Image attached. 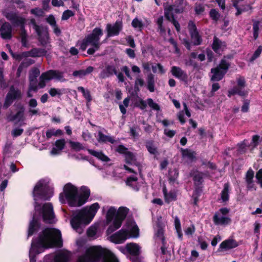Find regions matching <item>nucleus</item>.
<instances>
[{
	"label": "nucleus",
	"mask_w": 262,
	"mask_h": 262,
	"mask_svg": "<svg viewBox=\"0 0 262 262\" xmlns=\"http://www.w3.org/2000/svg\"><path fill=\"white\" fill-rule=\"evenodd\" d=\"M54 187L48 179L39 181L34 187L33 195L34 200V208L36 213H38L43 221L52 224L55 222L53 207L50 203H46L41 206L38 205L40 201L50 199L53 195Z\"/></svg>",
	"instance_id": "nucleus-1"
},
{
	"label": "nucleus",
	"mask_w": 262,
	"mask_h": 262,
	"mask_svg": "<svg viewBox=\"0 0 262 262\" xmlns=\"http://www.w3.org/2000/svg\"><path fill=\"white\" fill-rule=\"evenodd\" d=\"M62 240L61 232L55 228H46L33 239L29 251L30 262H36L35 256L46 249L61 247Z\"/></svg>",
	"instance_id": "nucleus-2"
},
{
	"label": "nucleus",
	"mask_w": 262,
	"mask_h": 262,
	"mask_svg": "<svg viewBox=\"0 0 262 262\" xmlns=\"http://www.w3.org/2000/svg\"><path fill=\"white\" fill-rule=\"evenodd\" d=\"M90 195V190L87 187L79 188L71 183H68L63 186L62 191L59 194V201L61 204L78 207L87 202Z\"/></svg>",
	"instance_id": "nucleus-3"
},
{
	"label": "nucleus",
	"mask_w": 262,
	"mask_h": 262,
	"mask_svg": "<svg viewBox=\"0 0 262 262\" xmlns=\"http://www.w3.org/2000/svg\"><path fill=\"white\" fill-rule=\"evenodd\" d=\"M100 208L99 204L96 202L73 212L71 224L74 230L79 233H82L83 228L92 221Z\"/></svg>",
	"instance_id": "nucleus-4"
},
{
	"label": "nucleus",
	"mask_w": 262,
	"mask_h": 262,
	"mask_svg": "<svg viewBox=\"0 0 262 262\" xmlns=\"http://www.w3.org/2000/svg\"><path fill=\"white\" fill-rule=\"evenodd\" d=\"M119 262L115 255L109 250L101 246L88 248L84 255L79 257L77 262Z\"/></svg>",
	"instance_id": "nucleus-5"
},
{
	"label": "nucleus",
	"mask_w": 262,
	"mask_h": 262,
	"mask_svg": "<svg viewBox=\"0 0 262 262\" xmlns=\"http://www.w3.org/2000/svg\"><path fill=\"white\" fill-rule=\"evenodd\" d=\"M128 212L126 207H120L118 210L113 206L109 207L106 214V223L109 225L106 230L107 235L119 229Z\"/></svg>",
	"instance_id": "nucleus-6"
},
{
	"label": "nucleus",
	"mask_w": 262,
	"mask_h": 262,
	"mask_svg": "<svg viewBox=\"0 0 262 262\" xmlns=\"http://www.w3.org/2000/svg\"><path fill=\"white\" fill-rule=\"evenodd\" d=\"M139 236V229L136 223L132 220H128L124 227L110 235L109 240L115 244H122L127 239L130 238H137Z\"/></svg>",
	"instance_id": "nucleus-7"
},
{
	"label": "nucleus",
	"mask_w": 262,
	"mask_h": 262,
	"mask_svg": "<svg viewBox=\"0 0 262 262\" xmlns=\"http://www.w3.org/2000/svg\"><path fill=\"white\" fill-rule=\"evenodd\" d=\"M103 35L102 30L96 28L93 31L91 34L88 35L84 39L77 42V46L84 51L86 48L90 47L88 50L89 54H93L95 51L98 50L100 47V38Z\"/></svg>",
	"instance_id": "nucleus-8"
},
{
	"label": "nucleus",
	"mask_w": 262,
	"mask_h": 262,
	"mask_svg": "<svg viewBox=\"0 0 262 262\" xmlns=\"http://www.w3.org/2000/svg\"><path fill=\"white\" fill-rule=\"evenodd\" d=\"M62 73L56 71L50 70L46 72L43 73L39 78V81L38 86L34 84H30L28 91L27 92V96L31 97L32 91H36L38 88H43L46 85V83L52 79H56L57 80H62Z\"/></svg>",
	"instance_id": "nucleus-9"
},
{
	"label": "nucleus",
	"mask_w": 262,
	"mask_h": 262,
	"mask_svg": "<svg viewBox=\"0 0 262 262\" xmlns=\"http://www.w3.org/2000/svg\"><path fill=\"white\" fill-rule=\"evenodd\" d=\"M179 1L180 6L177 7L175 5H170L168 4H166L164 6L165 16L167 19L172 21V24L178 32L180 31V26L179 24L173 19V13L182 12L184 10V6L186 4V3H184L183 0H179Z\"/></svg>",
	"instance_id": "nucleus-10"
},
{
	"label": "nucleus",
	"mask_w": 262,
	"mask_h": 262,
	"mask_svg": "<svg viewBox=\"0 0 262 262\" xmlns=\"http://www.w3.org/2000/svg\"><path fill=\"white\" fill-rule=\"evenodd\" d=\"M5 16L14 25L21 26L20 36L21 42L24 46H27V34L24 29V25L25 22V19L22 17L18 16L16 13L13 12H5Z\"/></svg>",
	"instance_id": "nucleus-11"
},
{
	"label": "nucleus",
	"mask_w": 262,
	"mask_h": 262,
	"mask_svg": "<svg viewBox=\"0 0 262 262\" xmlns=\"http://www.w3.org/2000/svg\"><path fill=\"white\" fill-rule=\"evenodd\" d=\"M229 63L225 59H222L220 64L211 70V80L214 81L221 80L227 73Z\"/></svg>",
	"instance_id": "nucleus-12"
},
{
	"label": "nucleus",
	"mask_w": 262,
	"mask_h": 262,
	"mask_svg": "<svg viewBox=\"0 0 262 262\" xmlns=\"http://www.w3.org/2000/svg\"><path fill=\"white\" fill-rule=\"evenodd\" d=\"M229 210L227 208H222L216 212L213 217V221L216 225H226L230 223L231 220L227 216Z\"/></svg>",
	"instance_id": "nucleus-13"
},
{
	"label": "nucleus",
	"mask_w": 262,
	"mask_h": 262,
	"mask_svg": "<svg viewBox=\"0 0 262 262\" xmlns=\"http://www.w3.org/2000/svg\"><path fill=\"white\" fill-rule=\"evenodd\" d=\"M71 257L70 253L65 250H61L55 255L50 254L44 258L45 262H69Z\"/></svg>",
	"instance_id": "nucleus-14"
},
{
	"label": "nucleus",
	"mask_w": 262,
	"mask_h": 262,
	"mask_svg": "<svg viewBox=\"0 0 262 262\" xmlns=\"http://www.w3.org/2000/svg\"><path fill=\"white\" fill-rule=\"evenodd\" d=\"M30 24L37 33L40 43L43 45L46 44L49 39L47 28L37 25L35 19L33 18L31 19Z\"/></svg>",
	"instance_id": "nucleus-15"
},
{
	"label": "nucleus",
	"mask_w": 262,
	"mask_h": 262,
	"mask_svg": "<svg viewBox=\"0 0 262 262\" xmlns=\"http://www.w3.org/2000/svg\"><path fill=\"white\" fill-rule=\"evenodd\" d=\"M155 222L154 225L155 236L157 239H159L162 243L164 241V228L165 227L164 222L163 221L161 216L158 217L156 220L154 219Z\"/></svg>",
	"instance_id": "nucleus-16"
},
{
	"label": "nucleus",
	"mask_w": 262,
	"mask_h": 262,
	"mask_svg": "<svg viewBox=\"0 0 262 262\" xmlns=\"http://www.w3.org/2000/svg\"><path fill=\"white\" fill-rule=\"evenodd\" d=\"M237 86L231 90L229 92V96L235 94H238L240 96H246L248 94V91L245 89V81L243 77H239L237 79Z\"/></svg>",
	"instance_id": "nucleus-17"
},
{
	"label": "nucleus",
	"mask_w": 262,
	"mask_h": 262,
	"mask_svg": "<svg viewBox=\"0 0 262 262\" xmlns=\"http://www.w3.org/2000/svg\"><path fill=\"white\" fill-rule=\"evenodd\" d=\"M20 96L21 92L20 90L17 89H15L13 86H12L7 95L4 106L6 108L8 107L15 99L20 98Z\"/></svg>",
	"instance_id": "nucleus-18"
},
{
	"label": "nucleus",
	"mask_w": 262,
	"mask_h": 262,
	"mask_svg": "<svg viewBox=\"0 0 262 262\" xmlns=\"http://www.w3.org/2000/svg\"><path fill=\"white\" fill-rule=\"evenodd\" d=\"M188 28L191 34L192 42L194 45H199L201 44L202 42V39L196 30V26L193 22H189L188 25Z\"/></svg>",
	"instance_id": "nucleus-19"
},
{
	"label": "nucleus",
	"mask_w": 262,
	"mask_h": 262,
	"mask_svg": "<svg viewBox=\"0 0 262 262\" xmlns=\"http://www.w3.org/2000/svg\"><path fill=\"white\" fill-rule=\"evenodd\" d=\"M122 29V23L121 21H117L115 24L113 25L107 24L106 28L107 32V37L118 35Z\"/></svg>",
	"instance_id": "nucleus-20"
},
{
	"label": "nucleus",
	"mask_w": 262,
	"mask_h": 262,
	"mask_svg": "<svg viewBox=\"0 0 262 262\" xmlns=\"http://www.w3.org/2000/svg\"><path fill=\"white\" fill-rule=\"evenodd\" d=\"M170 72L174 77L187 83L188 81V75L180 67L172 66L171 68Z\"/></svg>",
	"instance_id": "nucleus-21"
},
{
	"label": "nucleus",
	"mask_w": 262,
	"mask_h": 262,
	"mask_svg": "<svg viewBox=\"0 0 262 262\" xmlns=\"http://www.w3.org/2000/svg\"><path fill=\"white\" fill-rule=\"evenodd\" d=\"M238 243L232 238H229L223 241L219 247V251H227L237 247Z\"/></svg>",
	"instance_id": "nucleus-22"
},
{
	"label": "nucleus",
	"mask_w": 262,
	"mask_h": 262,
	"mask_svg": "<svg viewBox=\"0 0 262 262\" xmlns=\"http://www.w3.org/2000/svg\"><path fill=\"white\" fill-rule=\"evenodd\" d=\"M1 36L5 39H9L12 37V27L8 23H4L0 28Z\"/></svg>",
	"instance_id": "nucleus-23"
},
{
	"label": "nucleus",
	"mask_w": 262,
	"mask_h": 262,
	"mask_svg": "<svg viewBox=\"0 0 262 262\" xmlns=\"http://www.w3.org/2000/svg\"><path fill=\"white\" fill-rule=\"evenodd\" d=\"M233 6L237 9L236 15H239L242 11H248L251 9V7L249 5H245L244 0H233Z\"/></svg>",
	"instance_id": "nucleus-24"
},
{
	"label": "nucleus",
	"mask_w": 262,
	"mask_h": 262,
	"mask_svg": "<svg viewBox=\"0 0 262 262\" xmlns=\"http://www.w3.org/2000/svg\"><path fill=\"white\" fill-rule=\"evenodd\" d=\"M66 141L64 139L58 140L55 142V147L51 150L50 154L52 156L58 155L60 154L61 150L64 148Z\"/></svg>",
	"instance_id": "nucleus-25"
},
{
	"label": "nucleus",
	"mask_w": 262,
	"mask_h": 262,
	"mask_svg": "<svg viewBox=\"0 0 262 262\" xmlns=\"http://www.w3.org/2000/svg\"><path fill=\"white\" fill-rule=\"evenodd\" d=\"M226 48L225 42H221L216 37L214 38L213 42L212 43V49L217 53H220Z\"/></svg>",
	"instance_id": "nucleus-26"
},
{
	"label": "nucleus",
	"mask_w": 262,
	"mask_h": 262,
	"mask_svg": "<svg viewBox=\"0 0 262 262\" xmlns=\"http://www.w3.org/2000/svg\"><path fill=\"white\" fill-rule=\"evenodd\" d=\"M163 192L166 202L169 203L176 200L177 193L175 191L172 190L167 192L166 187H164L163 188Z\"/></svg>",
	"instance_id": "nucleus-27"
},
{
	"label": "nucleus",
	"mask_w": 262,
	"mask_h": 262,
	"mask_svg": "<svg viewBox=\"0 0 262 262\" xmlns=\"http://www.w3.org/2000/svg\"><path fill=\"white\" fill-rule=\"evenodd\" d=\"M39 228V224L37 221V217L35 215L33 216L32 221L30 222L28 232V236H30L33 234Z\"/></svg>",
	"instance_id": "nucleus-28"
},
{
	"label": "nucleus",
	"mask_w": 262,
	"mask_h": 262,
	"mask_svg": "<svg viewBox=\"0 0 262 262\" xmlns=\"http://www.w3.org/2000/svg\"><path fill=\"white\" fill-rule=\"evenodd\" d=\"M128 253L132 255H137L140 254L141 247L137 244H127Z\"/></svg>",
	"instance_id": "nucleus-29"
},
{
	"label": "nucleus",
	"mask_w": 262,
	"mask_h": 262,
	"mask_svg": "<svg viewBox=\"0 0 262 262\" xmlns=\"http://www.w3.org/2000/svg\"><path fill=\"white\" fill-rule=\"evenodd\" d=\"M183 106H184V110L182 111H180L178 114V119L182 124H184L186 122V120L184 118V111L185 112L186 115L188 117H190L191 116V113L189 112L188 108L185 103H183Z\"/></svg>",
	"instance_id": "nucleus-30"
},
{
	"label": "nucleus",
	"mask_w": 262,
	"mask_h": 262,
	"mask_svg": "<svg viewBox=\"0 0 262 262\" xmlns=\"http://www.w3.org/2000/svg\"><path fill=\"white\" fill-rule=\"evenodd\" d=\"M174 225L178 237L180 240L182 241L183 239V233L180 221L178 216L174 217Z\"/></svg>",
	"instance_id": "nucleus-31"
},
{
	"label": "nucleus",
	"mask_w": 262,
	"mask_h": 262,
	"mask_svg": "<svg viewBox=\"0 0 262 262\" xmlns=\"http://www.w3.org/2000/svg\"><path fill=\"white\" fill-rule=\"evenodd\" d=\"M88 151L91 155L102 161L107 162L110 160L109 158L101 151H95L92 149H89Z\"/></svg>",
	"instance_id": "nucleus-32"
},
{
	"label": "nucleus",
	"mask_w": 262,
	"mask_h": 262,
	"mask_svg": "<svg viewBox=\"0 0 262 262\" xmlns=\"http://www.w3.org/2000/svg\"><path fill=\"white\" fill-rule=\"evenodd\" d=\"M97 140L99 142L106 143L109 142L111 143H113L115 142V140L113 138L103 134L101 132H98Z\"/></svg>",
	"instance_id": "nucleus-33"
},
{
	"label": "nucleus",
	"mask_w": 262,
	"mask_h": 262,
	"mask_svg": "<svg viewBox=\"0 0 262 262\" xmlns=\"http://www.w3.org/2000/svg\"><path fill=\"white\" fill-rule=\"evenodd\" d=\"M179 176L178 170L176 169L169 171L168 181L170 184H174L177 182Z\"/></svg>",
	"instance_id": "nucleus-34"
},
{
	"label": "nucleus",
	"mask_w": 262,
	"mask_h": 262,
	"mask_svg": "<svg viewBox=\"0 0 262 262\" xmlns=\"http://www.w3.org/2000/svg\"><path fill=\"white\" fill-rule=\"evenodd\" d=\"M114 73L116 74L114 67L108 65L106 66L105 69L101 72L100 76L102 78H105L112 75Z\"/></svg>",
	"instance_id": "nucleus-35"
},
{
	"label": "nucleus",
	"mask_w": 262,
	"mask_h": 262,
	"mask_svg": "<svg viewBox=\"0 0 262 262\" xmlns=\"http://www.w3.org/2000/svg\"><path fill=\"white\" fill-rule=\"evenodd\" d=\"M229 198V185L228 183L224 185V189L221 192V200L223 202L228 201Z\"/></svg>",
	"instance_id": "nucleus-36"
},
{
	"label": "nucleus",
	"mask_w": 262,
	"mask_h": 262,
	"mask_svg": "<svg viewBox=\"0 0 262 262\" xmlns=\"http://www.w3.org/2000/svg\"><path fill=\"white\" fill-rule=\"evenodd\" d=\"M193 181L195 185H200L203 182V174L199 171H195L192 174Z\"/></svg>",
	"instance_id": "nucleus-37"
},
{
	"label": "nucleus",
	"mask_w": 262,
	"mask_h": 262,
	"mask_svg": "<svg viewBox=\"0 0 262 262\" xmlns=\"http://www.w3.org/2000/svg\"><path fill=\"white\" fill-rule=\"evenodd\" d=\"M134 105L135 106L139 107L140 109L144 110L147 106V101H145L142 99L137 97L134 100Z\"/></svg>",
	"instance_id": "nucleus-38"
},
{
	"label": "nucleus",
	"mask_w": 262,
	"mask_h": 262,
	"mask_svg": "<svg viewBox=\"0 0 262 262\" xmlns=\"http://www.w3.org/2000/svg\"><path fill=\"white\" fill-rule=\"evenodd\" d=\"M262 28V20L255 21L253 25V37L256 39L258 36L259 29Z\"/></svg>",
	"instance_id": "nucleus-39"
},
{
	"label": "nucleus",
	"mask_w": 262,
	"mask_h": 262,
	"mask_svg": "<svg viewBox=\"0 0 262 262\" xmlns=\"http://www.w3.org/2000/svg\"><path fill=\"white\" fill-rule=\"evenodd\" d=\"M154 76L149 74L147 76V88L150 92L155 91Z\"/></svg>",
	"instance_id": "nucleus-40"
},
{
	"label": "nucleus",
	"mask_w": 262,
	"mask_h": 262,
	"mask_svg": "<svg viewBox=\"0 0 262 262\" xmlns=\"http://www.w3.org/2000/svg\"><path fill=\"white\" fill-rule=\"evenodd\" d=\"M254 177V171L252 169H249L246 173V180L248 188L252 187V180Z\"/></svg>",
	"instance_id": "nucleus-41"
},
{
	"label": "nucleus",
	"mask_w": 262,
	"mask_h": 262,
	"mask_svg": "<svg viewBox=\"0 0 262 262\" xmlns=\"http://www.w3.org/2000/svg\"><path fill=\"white\" fill-rule=\"evenodd\" d=\"M39 74V71L38 69H32L29 75L30 84H35V80Z\"/></svg>",
	"instance_id": "nucleus-42"
},
{
	"label": "nucleus",
	"mask_w": 262,
	"mask_h": 262,
	"mask_svg": "<svg viewBox=\"0 0 262 262\" xmlns=\"http://www.w3.org/2000/svg\"><path fill=\"white\" fill-rule=\"evenodd\" d=\"M146 147L150 154L156 155L158 153L157 147L152 142H147L146 143Z\"/></svg>",
	"instance_id": "nucleus-43"
},
{
	"label": "nucleus",
	"mask_w": 262,
	"mask_h": 262,
	"mask_svg": "<svg viewBox=\"0 0 262 262\" xmlns=\"http://www.w3.org/2000/svg\"><path fill=\"white\" fill-rule=\"evenodd\" d=\"M93 70V67H89L85 70H80L79 71L74 72L73 75L75 76L82 77L88 74L91 73Z\"/></svg>",
	"instance_id": "nucleus-44"
},
{
	"label": "nucleus",
	"mask_w": 262,
	"mask_h": 262,
	"mask_svg": "<svg viewBox=\"0 0 262 262\" xmlns=\"http://www.w3.org/2000/svg\"><path fill=\"white\" fill-rule=\"evenodd\" d=\"M130 101V99L129 97H127L125 98L123 101V103H120L119 104V108L122 114H125L126 113V107H128L129 105V103Z\"/></svg>",
	"instance_id": "nucleus-45"
},
{
	"label": "nucleus",
	"mask_w": 262,
	"mask_h": 262,
	"mask_svg": "<svg viewBox=\"0 0 262 262\" xmlns=\"http://www.w3.org/2000/svg\"><path fill=\"white\" fill-rule=\"evenodd\" d=\"M126 163L133 164H136L135 156L132 152L128 151L125 155Z\"/></svg>",
	"instance_id": "nucleus-46"
},
{
	"label": "nucleus",
	"mask_w": 262,
	"mask_h": 262,
	"mask_svg": "<svg viewBox=\"0 0 262 262\" xmlns=\"http://www.w3.org/2000/svg\"><path fill=\"white\" fill-rule=\"evenodd\" d=\"M182 154L184 158L192 160L194 158V153L188 149H182Z\"/></svg>",
	"instance_id": "nucleus-47"
},
{
	"label": "nucleus",
	"mask_w": 262,
	"mask_h": 262,
	"mask_svg": "<svg viewBox=\"0 0 262 262\" xmlns=\"http://www.w3.org/2000/svg\"><path fill=\"white\" fill-rule=\"evenodd\" d=\"M151 69L154 73H159L160 74H164L165 73V70L163 68V66L159 64L152 65Z\"/></svg>",
	"instance_id": "nucleus-48"
},
{
	"label": "nucleus",
	"mask_w": 262,
	"mask_h": 262,
	"mask_svg": "<svg viewBox=\"0 0 262 262\" xmlns=\"http://www.w3.org/2000/svg\"><path fill=\"white\" fill-rule=\"evenodd\" d=\"M62 131L60 129L55 130L54 128L49 129L46 132V136L48 139L51 138L53 136L61 135Z\"/></svg>",
	"instance_id": "nucleus-49"
},
{
	"label": "nucleus",
	"mask_w": 262,
	"mask_h": 262,
	"mask_svg": "<svg viewBox=\"0 0 262 262\" xmlns=\"http://www.w3.org/2000/svg\"><path fill=\"white\" fill-rule=\"evenodd\" d=\"M132 25L134 28L140 30L142 29L143 26L142 21L139 20L137 18H135L133 19Z\"/></svg>",
	"instance_id": "nucleus-50"
},
{
	"label": "nucleus",
	"mask_w": 262,
	"mask_h": 262,
	"mask_svg": "<svg viewBox=\"0 0 262 262\" xmlns=\"http://www.w3.org/2000/svg\"><path fill=\"white\" fill-rule=\"evenodd\" d=\"M195 231V227L191 225L188 227L184 231L185 235L188 237H191Z\"/></svg>",
	"instance_id": "nucleus-51"
},
{
	"label": "nucleus",
	"mask_w": 262,
	"mask_h": 262,
	"mask_svg": "<svg viewBox=\"0 0 262 262\" xmlns=\"http://www.w3.org/2000/svg\"><path fill=\"white\" fill-rule=\"evenodd\" d=\"M30 12L32 14L37 17L42 16L44 14L43 11L41 9L38 8L31 9Z\"/></svg>",
	"instance_id": "nucleus-52"
},
{
	"label": "nucleus",
	"mask_w": 262,
	"mask_h": 262,
	"mask_svg": "<svg viewBox=\"0 0 262 262\" xmlns=\"http://www.w3.org/2000/svg\"><path fill=\"white\" fill-rule=\"evenodd\" d=\"M78 90L83 94V96L89 102L91 100V95L88 91L85 90L81 86L78 87Z\"/></svg>",
	"instance_id": "nucleus-53"
},
{
	"label": "nucleus",
	"mask_w": 262,
	"mask_h": 262,
	"mask_svg": "<svg viewBox=\"0 0 262 262\" xmlns=\"http://www.w3.org/2000/svg\"><path fill=\"white\" fill-rule=\"evenodd\" d=\"M209 14L211 18L215 21L219 20L220 17V13L214 9L210 10Z\"/></svg>",
	"instance_id": "nucleus-54"
},
{
	"label": "nucleus",
	"mask_w": 262,
	"mask_h": 262,
	"mask_svg": "<svg viewBox=\"0 0 262 262\" xmlns=\"http://www.w3.org/2000/svg\"><path fill=\"white\" fill-rule=\"evenodd\" d=\"M70 144L71 147L73 149H74L76 151H79L83 148V146H82V145L79 142L70 141Z\"/></svg>",
	"instance_id": "nucleus-55"
},
{
	"label": "nucleus",
	"mask_w": 262,
	"mask_h": 262,
	"mask_svg": "<svg viewBox=\"0 0 262 262\" xmlns=\"http://www.w3.org/2000/svg\"><path fill=\"white\" fill-rule=\"evenodd\" d=\"M147 103L148 105L153 110L158 111L160 110V107L158 104L154 102L153 100L151 98H148L147 99Z\"/></svg>",
	"instance_id": "nucleus-56"
},
{
	"label": "nucleus",
	"mask_w": 262,
	"mask_h": 262,
	"mask_svg": "<svg viewBox=\"0 0 262 262\" xmlns=\"http://www.w3.org/2000/svg\"><path fill=\"white\" fill-rule=\"evenodd\" d=\"M74 15V13L73 11L70 10H67L63 12L61 18L62 20H67Z\"/></svg>",
	"instance_id": "nucleus-57"
},
{
	"label": "nucleus",
	"mask_w": 262,
	"mask_h": 262,
	"mask_svg": "<svg viewBox=\"0 0 262 262\" xmlns=\"http://www.w3.org/2000/svg\"><path fill=\"white\" fill-rule=\"evenodd\" d=\"M163 20V18L162 16L160 17L157 20L158 28H159V30H160V33L162 35H163V34L165 33L164 29L162 26Z\"/></svg>",
	"instance_id": "nucleus-58"
},
{
	"label": "nucleus",
	"mask_w": 262,
	"mask_h": 262,
	"mask_svg": "<svg viewBox=\"0 0 262 262\" xmlns=\"http://www.w3.org/2000/svg\"><path fill=\"white\" fill-rule=\"evenodd\" d=\"M33 56H41L44 55V52L42 50L34 49L30 53Z\"/></svg>",
	"instance_id": "nucleus-59"
},
{
	"label": "nucleus",
	"mask_w": 262,
	"mask_h": 262,
	"mask_svg": "<svg viewBox=\"0 0 262 262\" xmlns=\"http://www.w3.org/2000/svg\"><path fill=\"white\" fill-rule=\"evenodd\" d=\"M248 143L247 141L244 140L243 142L238 144V150L240 152H244L246 150V148Z\"/></svg>",
	"instance_id": "nucleus-60"
},
{
	"label": "nucleus",
	"mask_w": 262,
	"mask_h": 262,
	"mask_svg": "<svg viewBox=\"0 0 262 262\" xmlns=\"http://www.w3.org/2000/svg\"><path fill=\"white\" fill-rule=\"evenodd\" d=\"M97 233V230L95 227H90L87 231L88 235L89 237H93L96 235Z\"/></svg>",
	"instance_id": "nucleus-61"
},
{
	"label": "nucleus",
	"mask_w": 262,
	"mask_h": 262,
	"mask_svg": "<svg viewBox=\"0 0 262 262\" xmlns=\"http://www.w3.org/2000/svg\"><path fill=\"white\" fill-rule=\"evenodd\" d=\"M262 51V49L260 47H258V48L255 51L254 53L253 56H252L250 60L251 61L255 60L256 58H257L260 54Z\"/></svg>",
	"instance_id": "nucleus-62"
},
{
	"label": "nucleus",
	"mask_w": 262,
	"mask_h": 262,
	"mask_svg": "<svg viewBox=\"0 0 262 262\" xmlns=\"http://www.w3.org/2000/svg\"><path fill=\"white\" fill-rule=\"evenodd\" d=\"M137 179L136 177H129L127 179L126 181L127 185L129 186H133L135 184H136Z\"/></svg>",
	"instance_id": "nucleus-63"
},
{
	"label": "nucleus",
	"mask_w": 262,
	"mask_h": 262,
	"mask_svg": "<svg viewBox=\"0 0 262 262\" xmlns=\"http://www.w3.org/2000/svg\"><path fill=\"white\" fill-rule=\"evenodd\" d=\"M256 178L258 181V183L262 187V169H260L256 173Z\"/></svg>",
	"instance_id": "nucleus-64"
}]
</instances>
